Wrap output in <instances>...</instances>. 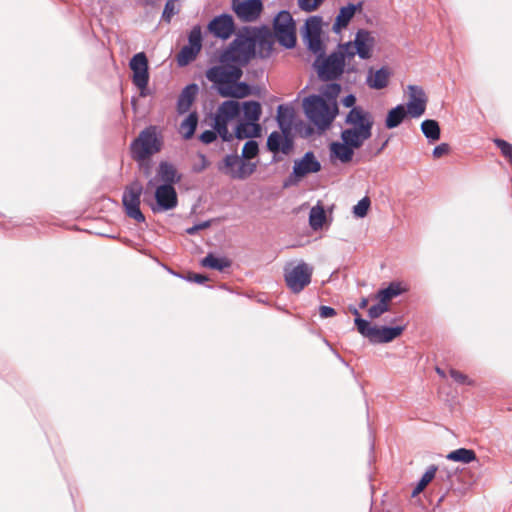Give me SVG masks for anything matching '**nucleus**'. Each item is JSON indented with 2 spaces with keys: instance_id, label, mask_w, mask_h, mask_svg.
<instances>
[{
  "instance_id": "obj_1",
  "label": "nucleus",
  "mask_w": 512,
  "mask_h": 512,
  "mask_svg": "<svg viewBox=\"0 0 512 512\" xmlns=\"http://www.w3.org/2000/svg\"><path fill=\"white\" fill-rule=\"evenodd\" d=\"M205 76L221 97L244 98L251 94L250 85L240 81L243 76L240 67H210Z\"/></svg>"
},
{
  "instance_id": "obj_2",
  "label": "nucleus",
  "mask_w": 512,
  "mask_h": 512,
  "mask_svg": "<svg viewBox=\"0 0 512 512\" xmlns=\"http://www.w3.org/2000/svg\"><path fill=\"white\" fill-rule=\"evenodd\" d=\"M254 57L255 45L250 36L240 34L220 52V64L213 67H240V70H243Z\"/></svg>"
},
{
  "instance_id": "obj_3",
  "label": "nucleus",
  "mask_w": 512,
  "mask_h": 512,
  "mask_svg": "<svg viewBox=\"0 0 512 512\" xmlns=\"http://www.w3.org/2000/svg\"><path fill=\"white\" fill-rule=\"evenodd\" d=\"M314 55L316 58L313 68L321 81H335L341 78L348 60L343 49L338 48L326 55V48H324L323 52H316Z\"/></svg>"
},
{
  "instance_id": "obj_4",
  "label": "nucleus",
  "mask_w": 512,
  "mask_h": 512,
  "mask_svg": "<svg viewBox=\"0 0 512 512\" xmlns=\"http://www.w3.org/2000/svg\"><path fill=\"white\" fill-rule=\"evenodd\" d=\"M306 117L320 130L327 129L338 113L337 103H328L320 95H310L303 100Z\"/></svg>"
},
{
  "instance_id": "obj_5",
  "label": "nucleus",
  "mask_w": 512,
  "mask_h": 512,
  "mask_svg": "<svg viewBox=\"0 0 512 512\" xmlns=\"http://www.w3.org/2000/svg\"><path fill=\"white\" fill-rule=\"evenodd\" d=\"M161 148L162 138L157 133V127L153 125L143 129L130 145L132 158L139 162L158 153Z\"/></svg>"
},
{
  "instance_id": "obj_6",
  "label": "nucleus",
  "mask_w": 512,
  "mask_h": 512,
  "mask_svg": "<svg viewBox=\"0 0 512 512\" xmlns=\"http://www.w3.org/2000/svg\"><path fill=\"white\" fill-rule=\"evenodd\" d=\"M354 323L358 332L369 340L372 344L389 343L399 337L405 330L406 326H372L367 320L363 318L354 319Z\"/></svg>"
},
{
  "instance_id": "obj_7",
  "label": "nucleus",
  "mask_w": 512,
  "mask_h": 512,
  "mask_svg": "<svg viewBox=\"0 0 512 512\" xmlns=\"http://www.w3.org/2000/svg\"><path fill=\"white\" fill-rule=\"evenodd\" d=\"M240 113L241 105L235 100H226L218 106L212 127L218 132L223 142L233 141L234 136L228 130V122L234 120Z\"/></svg>"
},
{
  "instance_id": "obj_8",
  "label": "nucleus",
  "mask_w": 512,
  "mask_h": 512,
  "mask_svg": "<svg viewBox=\"0 0 512 512\" xmlns=\"http://www.w3.org/2000/svg\"><path fill=\"white\" fill-rule=\"evenodd\" d=\"M374 46L375 38L372 33L366 29H359L353 41L339 43L337 48L343 49L348 60L356 55L362 60H368L372 57Z\"/></svg>"
},
{
  "instance_id": "obj_9",
  "label": "nucleus",
  "mask_w": 512,
  "mask_h": 512,
  "mask_svg": "<svg viewBox=\"0 0 512 512\" xmlns=\"http://www.w3.org/2000/svg\"><path fill=\"white\" fill-rule=\"evenodd\" d=\"M219 172L232 179L244 180L256 170V164L243 160L236 152L227 154L223 160L217 163Z\"/></svg>"
},
{
  "instance_id": "obj_10",
  "label": "nucleus",
  "mask_w": 512,
  "mask_h": 512,
  "mask_svg": "<svg viewBox=\"0 0 512 512\" xmlns=\"http://www.w3.org/2000/svg\"><path fill=\"white\" fill-rule=\"evenodd\" d=\"M274 36L278 42L287 49L296 45V27L291 13L287 10L280 11L273 20Z\"/></svg>"
},
{
  "instance_id": "obj_11",
  "label": "nucleus",
  "mask_w": 512,
  "mask_h": 512,
  "mask_svg": "<svg viewBox=\"0 0 512 512\" xmlns=\"http://www.w3.org/2000/svg\"><path fill=\"white\" fill-rule=\"evenodd\" d=\"M142 193V184L138 180H134L124 188L122 196V203L126 215L139 223L145 221V216L140 210Z\"/></svg>"
},
{
  "instance_id": "obj_12",
  "label": "nucleus",
  "mask_w": 512,
  "mask_h": 512,
  "mask_svg": "<svg viewBox=\"0 0 512 512\" xmlns=\"http://www.w3.org/2000/svg\"><path fill=\"white\" fill-rule=\"evenodd\" d=\"M312 274L313 268L304 261L284 269L286 285L293 293L303 291L311 283Z\"/></svg>"
},
{
  "instance_id": "obj_13",
  "label": "nucleus",
  "mask_w": 512,
  "mask_h": 512,
  "mask_svg": "<svg viewBox=\"0 0 512 512\" xmlns=\"http://www.w3.org/2000/svg\"><path fill=\"white\" fill-rule=\"evenodd\" d=\"M321 168V163L316 158L314 152L307 151L301 159L294 160L292 172L283 183L284 188L296 184L308 174L318 173Z\"/></svg>"
},
{
  "instance_id": "obj_14",
  "label": "nucleus",
  "mask_w": 512,
  "mask_h": 512,
  "mask_svg": "<svg viewBox=\"0 0 512 512\" xmlns=\"http://www.w3.org/2000/svg\"><path fill=\"white\" fill-rule=\"evenodd\" d=\"M322 29L323 18L319 15L310 16L303 26V42L313 54L323 52V49L326 48L321 39Z\"/></svg>"
},
{
  "instance_id": "obj_15",
  "label": "nucleus",
  "mask_w": 512,
  "mask_h": 512,
  "mask_svg": "<svg viewBox=\"0 0 512 512\" xmlns=\"http://www.w3.org/2000/svg\"><path fill=\"white\" fill-rule=\"evenodd\" d=\"M129 66L133 72V84L140 90V95L142 97H146L148 95L147 86L150 78L146 54L144 52L135 54L131 58Z\"/></svg>"
},
{
  "instance_id": "obj_16",
  "label": "nucleus",
  "mask_w": 512,
  "mask_h": 512,
  "mask_svg": "<svg viewBox=\"0 0 512 512\" xmlns=\"http://www.w3.org/2000/svg\"><path fill=\"white\" fill-rule=\"evenodd\" d=\"M155 203H150L154 213L165 212L176 208L178 204L177 192L174 186L161 184L155 189Z\"/></svg>"
},
{
  "instance_id": "obj_17",
  "label": "nucleus",
  "mask_w": 512,
  "mask_h": 512,
  "mask_svg": "<svg viewBox=\"0 0 512 512\" xmlns=\"http://www.w3.org/2000/svg\"><path fill=\"white\" fill-rule=\"evenodd\" d=\"M266 146L267 150L273 153V160L277 161V154L289 155L292 152L294 137L290 132L273 131L267 137Z\"/></svg>"
},
{
  "instance_id": "obj_18",
  "label": "nucleus",
  "mask_w": 512,
  "mask_h": 512,
  "mask_svg": "<svg viewBox=\"0 0 512 512\" xmlns=\"http://www.w3.org/2000/svg\"><path fill=\"white\" fill-rule=\"evenodd\" d=\"M231 6L242 22L256 21L263 10L262 0H232Z\"/></svg>"
},
{
  "instance_id": "obj_19",
  "label": "nucleus",
  "mask_w": 512,
  "mask_h": 512,
  "mask_svg": "<svg viewBox=\"0 0 512 512\" xmlns=\"http://www.w3.org/2000/svg\"><path fill=\"white\" fill-rule=\"evenodd\" d=\"M409 101L406 105L407 113L413 118H419L425 113L427 97L424 90L415 85H409Z\"/></svg>"
},
{
  "instance_id": "obj_20",
  "label": "nucleus",
  "mask_w": 512,
  "mask_h": 512,
  "mask_svg": "<svg viewBox=\"0 0 512 512\" xmlns=\"http://www.w3.org/2000/svg\"><path fill=\"white\" fill-rule=\"evenodd\" d=\"M345 122L353 125L356 129H364L368 136H372V127L374 124L373 116L370 112L361 107H353L346 116Z\"/></svg>"
},
{
  "instance_id": "obj_21",
  "label": "nucleus",
  "mask_w": 512,
  "mask_h": 512,
  "mask_svg": "<svg viewBox=\"0 0 512 512\" xmlns=\"http://www.w3.org/2000/svg\"><path fill=\"white\" fill-rule=\"evenodd\" d=\"M255 45V56L261 59L269 58L273 52L274 37L269 29H259L255 36H250Z\"/></svg>"
},
{
  "instance_id": "obj_22",
  "label": "nucleus",
  "mask_w": 512,
  "mask_h": 512,
  "mask_svg": "<svg viewBox=\"0 0 512 512\" xmlns=\"http://www.w3.org/2000/svg\"><path fill=\"white\" fill-rule=\"evenodd\" d=\"M235 25L231 15L221 14L214 17L208 24V30L215 37L226 40L234 32Z\"/></svg>"
},
{
  "instance_id": "obj_23",
  "label": "nucleus",
  "mask_w": 512,
  "mask_h": 512,
  "mask_svg": "<svg viewBox=\"0 0 512 512\" xmlns=\"http://www.w3.org/2000/svg\"><path fill=\"white\" fill-rule=\"evenodd\" d=\"M362 7L363 2L355 4L349 3L348 5L341 7L332 25L333 33L339 34L343 29L347 28L355 13L358 11L360 12Z\"/></svg>"
},
{
  "instance_id": "obj_24",
  "label": "nucleus",
  "mask_w": 512,
  "mask_h": 512,
  "mask_svg": "<svg viewBox=\"0 0 512 512\" xmlns=\"http://www.w3.org/2000/svg\"><path fill=\"white\" fill-rule=\"evenodd\" d=\"M199 91V87L197 84L192 83L187 85L180 93L176 109L179 114H184L190 110L191 105L193 104L197 94Z\"/></svg>"
},
{
  "instance_id": "obj_25",
  "label": "nucleus",
  "mask_w": 512,
  "mask_h": 512,
  "mask_svg": "<svg viewBox=\"0 0 512 512\" xmlns=\"http://www.w3.org/2000/svg\"><path fill=\"white\" fill-rule=\"evenodd\" d=\"M391 72L387 67H381L380 69L373 71V68L368 70L366 78L367 85L376 90H381L387 87Z\"/></svg>"
},
{
  "instance_id": "obj_26",
  "label": "nucleus",
  "mask_w": 512,
  "mask_h": 512,
  "mask_svg": "<svg viewBox=\"0 0 512 512\" xmlns=\"http://www.w3.org/2000/svg\"><path fill=\"white\" fill-rule=\"evenodd\" d=\"M156 178L162 181V184L174 186V184L181 180V175L178 174L173 164L167 161H161L157 168Z\"/></svg>"
},
{
  "instance_id": "obj_27",
  "label": "nucleus",
  "mask_w": 512,
  "mask_h": 512,
  "mask_svg": "<svg viewBox=\"0 0 512 512\" xmlns=\"http://www.w3.org/2000/svg\"><path fill=\"white\" fill-rule=\"evenodd\" d=\"M365 132L364 129H356L355 127L344 129L341 132V139L354 149H358L370 138Z\"/></svg>"
},
{
  "instance_id": "obj_28",
  "label": "nucleus",
  "mask_w": 512,
  "mask_h": 512,
  "mask_svg": "<svg viewBox=\"0 0 512 512\" xmlns=\"http://www.w3.org/2000/svg\"><path fill=\"white\" fill-rule=\"evenodd\" d=\"M294 109L288 105H279L277 108V124L282 132L292 133Z\"/></svg>"
},
{
  "instance_id": "obj_29",
  "label": "nucleus",
  "mask_w": 512,
  "mask_h": 512,
  "mask_svg": "<svg viewBox=\"0 0 512 512\" xmlns=\"http://www.w3.org/2000/svg\"><path fill=\"white\" fill-rule=\"evenodd\" d=\"M354 148L345 142H332L330 144V157L338 159L341 163H348L353 159Z\"/></svg>"
},
{
  "instance_id": "obj_30",
  "label": "nucleus",
  "mask_w": 512,
  "mask_h": 512,
  "mask_svg": "<svg viewBox=\"0 0 512 512\" xmlns=\"http://www.w3.org/2000/svg\"><path fill=\"white\" fill-rule=\"evenodd\" d=\"M405 291L406 289L402 287L400 282L393 281L389 283L386 288L378 290L375 298L383 301L385 304H389L393 298L401 295Z\"/></svg>"
},
{
  "instance_id": "obj_31",
  "label": "nucleus",
  "mask_w": 512,
  "mask_h": 512,
  "mask_svg": "<svg viewBox=\"0 0 512 512\" xmlns=\"http://www.w3.org/2000/svg\"><path fill=\"white\" fill-rule=\"evenodd\" d=\"M261 132V127L258 123L249 121L239 123L235 128L234 138L239 140L246 138L258 137Z\"/></svg>"
},
{
  "instance_id": "obj_32",
  "label": "nucleus",
  "mask_w": 512,
  "mask_h": 512,
  "mask_svg": "<svg viewBox=\"0 0 512 512\" xmlns=\"http://www.w3.org/2000/svg\"><path fill=\"white\" fill-rule=\"evenodd\" d=\"M407 115L408 113L403 104H399L396 107L392 108L391 110L388 111L385 119L386 128L393 129L398 127L404 121Z\"/></svg>"
},
{
  "instance_id": "obj_33",
  "label": "nucleus",
  "mask_w": 512,
  "mask_h": 512,
  "mask_svg": "<svg viewBox=\"0 0 512 512\" xmlns=\"http://www.w3.org/2000/svg\"><path fill=\"white\" fill-rule=\"evenodd\" d=\"M201 265L206 268L223 271L231 266V261L226 257H216L213 253H208L201 260Z\"/></svg>"
},
{
  "instance_id": "obj_34",
  "label": "nucleus",
  "mask_w": 512,
  "mask_h": 512,
  "mask_svg": "<svg viewBox=\"0 0 512 512\" xmlns=\"http://www.w3.org/2000/svg\"><path fill=\"white\" fill-rule=\"evenodd\" d=\"M246 121L257 123L262 114L261 104L258 101H245L241 106Z\"/></svg>"
},
{
  "instance_id": "obj_35",
  "label": "nucleus",
  "mask_w": 512,
  "mask_h": 512,
  "mask_svg": "<svg viewBox=\"0 0 512 512\" xmlns=\"http://www.w3.org/2000/svg\"><path fill=\"white\" fill-rule=\"evenodd\" d=\"M198 125V115L196 112H191L186 119H184L179 127V132L185 140L191 139L195 133Z\"/></svg>"
},
{
  "instance_id": "obj_36",
  "label": "nucleus",
  "mask_w": 512,
  "mask_h": 512,
  "mask_svg": "<svg viewBox=\"0 0 512 512\" xmlns=\"http://www.w3.org/2000/svg\"><path fill=\"white\" fill-rule=\"evenodd\" d=\"M421 131L430 143L438 141L441 136L439 123L433 119H426L421 123Z\"/></svg>"
},
{
  "instance_id": "obj_37",
  "label": "nucleus",
  "mask_w": 512,
  "mask_h": 512,
  "mask_svg": "<svg viewBox=\"0 0 512 512\" xmlns=\"http://www.w3.org/2000/svg\"><path fill=\"white\" fill-rule=\"evenodd\" d=\"M201 50L193 46L185 45L177 54L176 60L180 67L187 66L194 61Z\"/></svg>"
},
{
  "instance_id": "obj_38",
  "label": "nucleus",
  "mask_w": 512,
  "mask_h": 512,
  "mask_svg": "<svg viewBox=\"0 0 512 512\" xmlns=\"http://www.w3.org/2000/svg\"><path fill=\"white\" fill-rule=\"evenodd\" d=\"M446 457L451 461L468 464L476 460V453L471 449L459 448L451 451Z\"/></svg>"
},
{
  "instance_id": "obj_39",
  "label": "nucleus",
  "mask_w": 512,
  "mask_h": 512,
  "mask_svg": "<svg viewBox=\"0 0 512 512\" xmlns=\"http://www.w3.org/2000/svg\"><path fill=\"white\" fill-rule=\"evenodd\" d=\"M326 220L324 208L320 205L311 208L309 213V224L315 231L321 229Z\"/></svg>"
},
{
  "instance_id": "obj_40",
  "label": "nucleus",
  "mask_w": 512,
  "mask_h": 512,
  "mask_svg": "<svg viewBox=\"0 0 512 512\" xmlns=\"http://www.w3.org/2000/svg\"><path fill=\"white\" fill-rule=\"evenodd\" d=\"M330 83H327L323 88L321 89L322 95L325 96L328 100H330V103L336 102V98L338 97L341 86L338 83L329 81Z\"/></svg>"
},
{
  "instance_id": "obj_41",
  "label": "nucleus",
  "mask_w": 512,
  "mask_h": 512,
  "mask_svg": "<svg viewBox=\"0 0 512 512\" xmlns=\"http://www.w3.org/2000/svg\"><path fill=\"white\" fill-rule=\"evenodd\" d=\"M258 152L259 146L257 141L250 139L244 144L242 154L240 157L245 161L250 160L252 158H255L258 155Z\"/></svg>"
},
{
  "instance_id": "obj_42",
  "label": "nucleus",
  "mask_w": 512,
  "mask_h": 512,
  "mask_svg": "<svg viewBox=\"0 0 512 512\" xmlns=\"http://www.w3.org/2000/svg\"><path fill=\"white\" fill-rule=\"evenodd\" d=\"M202 30L200 25H195L192 27L188 34V44L189 46H193L195 48H202Z\"/></svg>"
},
{
  "instance_id": "obj_43",
  "label": "nucleus",
  "mask_w": 512,
  "mask_h": 512,
  "mask_svg": "<svg viewBox=\"0 0 512 512\" xmlns=\"http://www.w3.org/2000/svg\"><path fill=\"white\" fill-rule=\"evenodd\" d=\"M177 0H168L165 3L163 12H162V20L166 23H170L171 19L174 15L179 13V8L176 5Z\"/></svg>"
},
{
  "instance_id": "obj_44",
  "label": "nucleus",
  "mask_w": 512,
  "mask_h": 512,
  "mask_svg": "<svg viewBox=\"0 0 512 512\" xmlns=\"http://www.w3.org/2000/svg\"><path fill=\"white\" fill-rule=\"evenodd\" d=\"M390 310V304H385L383 301L378 300V303L372 305L368 309V316L371 319H377L382 316L384 313Z\"/></svg>"
},
{
  "instance_id": "obj_45",
  "label": "nucleus",
  "mask_w": 512,
  "mask_h": 512,
  "mask_svg": "<svg viewBox=\"0 0 512 512\" xmlns=\"http://www.w3.org/2000/svg\"><path fill=\"white\" fill-rule=\"evenodd\" d=\"M371 201L368 197H364L358 201L353 207V214L358 218H363L367 215Z\"/></svg>"
},
{
  "instance_id": "obj_46",
  "label": "nucleus",
  "mask_w": 512,
  "mask_h": 512,
  "mask_svg": "<svg viewBox=\"0 0 512 512\" xmlns=\"http://www.w3.org/2000/svg\"><path fill=\"white\" fill-rule=\"evenodd\" d=\"M493 142L500 149L502 155L512 165V145L509 142L499 138L494 139Z\"/></svg>"
},
{
  "instance_id": "obj_47",
  "label": "nucleus",
  "mask_w": 512,
  "mask_h": 512,
  "mask_svg": "<svg viewBox=\"0 0 512 512\" xmlns=\"http://www.w3.org/2000/svg\"><path fill=\"white\" fill-rule=\"evenodd\" d=\"M325 0H297L300 10L310 13L317 10Z\"/></svg>"
},
{
  "instance_id": "obj_48",
  "label": "nucleus",
  "mask_w": 512,
  "mask_h": 512,
  "mask_svg": "<svg viewBox=\"0 0 512 512\" xmlns=\"http://www.w3.org/2000/svg\"><path fill=\"white\" fill-rule=\"evenodd\" d=\"M450 376L451 378H453V380L459 384H462V385H472V381L469 380V378L467 377V375L463 374L462 372L460 371H457L455 369H451L450 370Z\"/></svg>"
},
{
  "instance_id": "obj_49",
  "label": "nucleus",
  "mask_w": 512,
  "mask_h": 512,
  "mask_svg": "<svg viewBox=\"0 0 512 512\" xmlns=\"http://www.w3.org/2000/svg\"><path fill=\"white\" fill-rule=\"evenodd\" d=\"M219 136L218 132L213 128V130H205L199 136V139L204 144H211L217 139Z\"/></svg>"
},
{
  "instance_id": "obj_50",
  "label": "nucleus",
  "mask_w": 512,
  "mask_h": 512,
  "mask_svg": "<svg viewBox=\"0 0 512 512\" xmlns=\"http://www.w3.org/2000/svg\"><path fill=\"white\" fill-rule=\"evenodd\" d=\"M437 466L431 465L420 479V483L427 486L435 477Z\"/></svg>"
},
{
  "instance_id": "obj_51",
  "label": "nucleus",
  "mask_w": 512,
  "mask_h": 512,
  "mask_svg": "<svg viewBox=\"0 0 512 512\" xmlns=\"http://www.w3.org/2000/svg\"><path fill=\"white\" fill-rule=\"evenodd\" d=\"M449 152V145L447 143H441L434 147L432 155L435 158H440L441 156L447 154Z\"/></svg>"
},
{
  "instance_id": "obj_52",
  "label": "nucleus",
  "mask_w": 512,
  "mask_h": 512,
  "mask_svg": "<svg viewBox=\"0 0 512 512\" xmlns=\"http://www.w3.org/2000/svg\"><path fill=\"white\" fill-rule=\"evenodd\" d=\"M336 314V310L330 306L322 305L319 307V315L323 319L333 317Z\"/></svg>"
},
{
  "instance_id": "obj_53",
  "label": "nucleus",
  "mask_w": 512,
  "mask_h": 512,
  "mask_svg": "<svg viewBox=\"0 0 512 512\" xmlns=\"http://www.w3.org/2000/svg\"><path fill=\"white\" fill-rule=\"evenodd\" d=\"M210 225H211L210 221H204V222L196 224V225H194L192 227L187 228L186 229V233L189 234V235H194L199 230L206 229V228L210 227Z\"/></svg>"
},
{
  "instance_id": "obj_54",
  "label": "nucleus",
  "mask_w": 512,
  "mask_h": 512,
  "mask_svg": "<svg viewBox=\"0 0 512 512\" xmlns=\"http://www.w3.org/2000/svg\"><path fill=\"white\" fill-rule=\"evenodd\" d=\"M186 280L190 281V282H195L197 284H203L205 283L208 278L207 276L203 275V274H198V273H189L188 276L186 277Z\"/></svg>"
},
{
  "instance_id": "obj_55",
  "label": "nucleus",
  "mask_w": 512,
  "mask_h": 512,
  "mask_svg": "<svg viewBox=\"0 0 512 512\" xmlns=\"http://www.w3.org/2000/svg\"><path fill=\"white\" fill-rule=\"evenodd\" d=\"M355 102H356V97H355L353 94H349V95H347V96L343 99V101H342V103H343V105H344L345 107H352V108H353V107H355V106H354Z\"/></svg>"
},
{
  "instance_id": "obj_56",
  "label": "nucleus",
  "mask_w": 512,
  "mask_h": 512,
  "mask_svg": "<svg viewBox=\"0 0 512 512\" xmlns=\"http://www.w3.org/2000/svg\"><path fill=\"white\" fill-rule=\"evenodd\" d=\"M200 158H201V165L198 168H194V171H196V172H201L204 169H206L208 166V161H207L205 155L201 154Z\"/></svg>"
},
{
  "instance_id": "obj_57",
  "label": "nucleus",
  "mask_w": 512,
  "mask_h": 512,
  "mask_svg": "<svg viewBox=\"0 0 512 512\" xmlns=\"http://www.w3.org/2000/svg\"><path fill=\"white\" fill-rule=\"evenodd\" d=\"M425 487L426 486H424L423 484L418 482L417 486L413 489L411 496L412 497L417 496L419 493H421L425 489Z\"/></svg>"
},
{
  "instance_id": "obj_58",
  "label": "nucleus",
  "mask_w": 512,
  "mask_h": 512,
  "mask_svg": "<svg viewBox=\"0 0 512 512\" xmlns=\"http://www.w3.org/2000/svg\"><path fill=\"white\" fill-rule=\"evenodd\" d=\"M425 487L426 486H424L423 484L418 482L417 486L413 489L411 496L412 497L417 496L419 493H421L425 489Z\"/></svg>"
},
{
  "instance_id": "obj_59",
  "label": "nucleus",
  "mask_w": 512,
  "mask_h": 512,
  "mask_svg": "<svg viewBox=\"0 0 512 512\" xmlns=\"http://www.w3.org/2000/svg\"><path fill=\"white\" fill-rule=\"evenodd\" d=\"M388 142H389V139H386L383 143H381V146L377 149V151L375 152L374 155L380 154L385 149V147L387 146Z\"/></svg>"
},
{
  "instance_id": "obj_60",
  "label": "nucleus",
  "mask_w": 512,
  "mask_h": 512,
  "mask_svg": "<svg viewBox=\"0 0 512 512\" xmlns=\"http://www.w3.org/2000/svg\"><path fill=\"white\" fill-rule=\"evenodd\" d=\"M161 0H144L145 5L147 6H156Z\"/></svg>"
},
{
  "instance_id": "obj_61",
  "label": "nucleus",
  "mask_w": 512,
  "mask_h": 512,
  "mask_svg": "<svg viewBox=\"0 0 512 512\" xmlns=\"http://www.w3.org/2000/svg\"><path fill=\"white\" fill-rule=\"evenodd\" d=\"M367 305H368V299L362 298L361 301L359 302V308L364 309L367 307Z\"/></svg>"
},
{
  "instance_id": "obj_62",
  "label": "nucleus",
  "mask_w": 512,
  "mask_h": 512,
  "mask_svg": "<svg viewBox=\"0 0 512 512\" xmlns=\"http://www.w3.org/2000/svg\"><path fill=\"white\" fill-rule=\"evenodd\" d=\"M349 309H350L351 313L355 316V319L361 318L357 308L351 306Z\"/></svg>"
},
{
  "instance_id": "obj_63",
  "label": "nucleus",
  "mask_w": 512,
  "mask_h": 512,
  "mask_svg": "<svg viewBox=\"0 0 512 512\" xmlns=\"http://www.w3.org/2000/svg\"><path fill=\"white\" fill-rule=\"evenodd\" d=\"M156 180H158V178H156V177H155V178L150 179V180L147 182V190H148L149 188H153V187L155 186V182H156Z\"/></svg>"
},
{
  "instance_id": "obj_64",
  "label": "nucleus",
  "mask_w": 512,
  "mask_h": 512,
  "mask_svg": "<svg viewBox=\"0 0 512 512\" xmlns=\"http://www.w3.org/2000/svg\"><path fill=\"white\" fill-rule=\"evenodd\" d=\"M436 372H437V374H439L441 377H445V372H444L442 369H440V368H438V367H437V368H436Z\"/></svg>"
}]
</instances>
